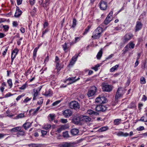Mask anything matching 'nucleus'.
<instances>
[{
  "mask_svg": "<svg viewBox=\"0 0 147 147\" xmlns=\"http://www.w3.org/2000/svg\"><path fill=\"white\" fill-rule=\"evenodd\" d=\"M103 31V29L101 27H98L94 31L91 37L94 40L98 39L101 36Z\"/></svg>",
  "mask_w": 147,
  "mask_h": 147,
  "instance_id": "nucleus-1",
  "label": "nucleus"
},
{
  "mask_svg": "<svg viewBox=\"0 0 147 147\" xmlns=\"http://www.w3.org/2000/svg\"><path fill=\"white\" fill-rule=\"evenodd\" d=\"M70 108L76 110H78L80 108V105L76 101H72L69 104Z\"/></svg>",
  "mask_w": 147,
  "mask_h": 147,
  "instance_id": "nucleus-2",
  "label": "nucleus"
},
{
  "mask_svg": "<svg viewBox=\"0 0 147 147\" xmlns=\"http://www.w3.org/2000/svg\"><path fill=\"white\" fill-rule=\"evenodd\" d=\"M125 92V90L123 88H119L116 94L115 98L117 99L121 97Z\"/></svg>",
  "mask_w": 147,
  "mask_h": 147,
  "instance_id": "nucleus-3",
  "label": "nucleus"
},
{
  "mask_svg": "<svg viewBox=\"0 0 147 147\" xmlns=\"http://www.w3.org/2000/svg\"><path fill=\"white\" fill-rule=\"evenodd\" d=\"M82 121V117L81 115L75 116L72 119L71 122L76 125H78Z\"/></svg>",
  "mask_w": 147,
  "mask_h": 147,
  "instance_id": "nucleus-4",
  "label": "nucleus"
},
{
  "mask_svg": "<svg viewBox=\"0 0 147 147\" xmlns=\"http://www.w3.org/2000/svg\"><path fill=\"white\" fill-rule=\"evenodd\" d=\"M112 86L106 83L102 84V89L103 91L110 92L112 90Z\"/></svg>",
  "mask_w": 147,
  "mask_h": 147,
  "instance_id": "nucleus-5",
  "label": "nucleus"
},
{
  "mask_svg": "<svg viewBox=\"0 0 147 147\" xmlns=\"http://www.w3.org/2000/svg\"><path fill=\"white\" fill-rule=\"evenodd\" d=\"M107 101L106 98L103 96H100L96 98L95 100L96 102L100 104L105 103Z\"/></svg>",
  "mask_w": 147,
  "mask_h": 147,
  "instance_id": "nucleus-6",
  "label": "nucleus"
},
{
  "mask_svg": "<svg viewBox=\"0 0 147 147\" xmlns=\"http://www.w3.org/2000/svg\"><path fill=\"white\" fill-rule=\"evenodd\" d=\"M96 90V88L94 86H92L89 89L87 95L88 97L93 96Z\"/></svg>",
  "mask_w": 147,
  "mask_h": 147,
  "instance_id": "nucleus-7",
  "label": "nucleus"
},
{
  "mask_svg": "<svg viewBox=\"0 0 147 147\" xmlns=\"http://www.w3.org/2000/svg\"><path fill=\"white\" fill-rule=\"evenodd\" d=\"M59 147H74V144L71 142H64L58 145Z\"/></svg>",
  "mask_w": 147,
  "mask_h": 147,
  "instance_id": "nucleus-8",
  "label": "nucleus"
},
{
  "mask_svg": "<svg viewBox=\"0 0 147 147\" xmlns=\"http://www.w3.org/2000/svg\"><path fill=\"white\" fill-rule=\"evenodd\" d=\"M112 14L113 11H111L109 14L104 21V24L105 25H107L112 20L111 16L112 15Z\"/></svg>",
  "mask_w": 147,
  "mask_h": 147,
  "instance_id": "nucleus-9",
  "label": "nucleus"
},
{
  "mask_svg": "<svg viewBox=\"0 0 147 147\" xmlns=\"http://www.w3.org/2000/svg\"><path fill=\"white\" fill-rule=\"evenodd\" d=\"M107 109V107L103 105H97L96 107V110L98 112H104Z\"/></svg>",
  "mask_w": 147,
  "mask_h": 147,
  "instance_id": "nucleus-10",
  "label": "nucleus"
},
{
  "mask_svg": "<svg viewBox=\"0 0 147 147\" xmlns=\"http://www.w3.org/2000/svg\"><path fill=\"white\" fill-rule=\"evenodd\" d=\"M72 111L70 109H66L63 111V114L66 118H68L71 116Z\"/></svg>",
  "mask_w": 147,
  "mask_h": 147,
  "instance_id": "nucleus-11",
  "label": "nucleus"
},
{
  "mask_svg": "<svg viewBox=\"0 0 147 147\" xmlns=\"http://www.w3.org/2000/svg\"><path fill=\"white\" fill-rule=\"evenodd\" d=\"M19 51L17 48H15L12 51L11 55V63L13 62L14 59L15 58Z\"/></svg>",
  "mask_w": 147,
  "mask_h": 147,
  "instance_id": "nucleus-12",
  "label": "nucleus"
},
{
  "mask_svg": "<svg viewBox=\"0 0 147 147\" xmlns=\"http://www.w3.org/2000/svg\"><path fill=\"white\" fill-rule=\"evenodd\" d=\"M133 37V35L130 33L126 34L124 37L123 42H127Z\"/></svg>",
  "mask_w": 147,
  "mask_h": 147,
  "instance_id": "nucleus-13",
  "label": "nucleus"
},
{
  "mask_svg": "<svg viewBox=\"0 0 147 147\" xmlns=\"http://www.w3.org/2000/svg\"><path fill=\"white\" fill-rule=\"evenodd\" d=\"M100 7L101 9L105 10L107 7V3L105 1H102L100 3Z\"/></svg>",
  "mask_w": 147,
  "mask_h": 147,
  "instance_id": "nucleus-14",
  "label": "nucleus"
},
{
  "mask_svg": "<svg viewBox=\"0 0 147 147\" xmlns=\"http://www.w3.org/2000/svg\"><path fill=\"white\" fill-rule=\"evenodd\" d=\"M142 24L141 22L137 21L135 27V31L137 32L140 30L142 28Z\"/></svg>",
  "mask_w": 147,
  "mask_h": 147,
  "instance_id": "nucleus-15",
  "label": "nucleus"
},
{
  "mask_svg": "<svg viewBox=\"0 0 147 147\" xmlns=\"http://www.w3.org/2000/svg\"><path fill=\"white\" fill-rule=\"evenodd\" d=\"M81 117L82 121L83 122H88L91 120V118L87 116L81 115Z\"/></svg>",
  "mask_w": 147,
  "mask_h": 147,
  "instance_id": "nucleus-16",
  "label": "nucleus"
},
{
  "mask_svg": "<svg viewBox=\"0 0 147 147\" xmlns=\"http://www.w3.org/2000/svg\"><path fill=\"white\" fill-rule=\"evenodd\" d=\"M70 133L73 136L77 135L79 133V130L76 128H73L71 129L70 130Z\"/></svg>",
  "mask_w": 147,
  "mask_h": 147,
  "instance_id": "nucleus-17",
  "label": "nucleus"
},
{
  "mask_svg": "<svg viewBox=\"0 0 147 147\" xmlns=\"http://www.w3.org/2000/svg\"><path fill=\"white\" fill-rule=\"evenodd\" d=\"M22 129L21 127H16L14 128H13L10 129V131L11 133L13 132H18V131H20Z\"/></svg>",
  "mask_w": 147,
  "mask_h": 147,
  "instance_id": "nucleus-18",
  "label": "nucleus"
},
{
  "mask_svg": "<svg viewBox=\"0 0 147 147\" xmlns=\"http://www.w3.org/2000/svg\"><path fill=\"white\" fill-rule=\"evenodd\" d=\"M32 123L30 122H26L23 125V127L26 129L27 130L31 126Z\"/></svg>",
  "mask_w": 147,
  "mask_h": 147,
  "instance_id": "nucleus-19",
  "label": "nucleus"
},
{
  "mask_svg": "<svg viewBox=\"0 0 147 147\" xmlns=\"http://www.w3.org/2000/svg\"><path fill=\"white\" fill-rule=\"evenodd\" d=\"M87 113L88 114L92 116L94 115H98V113L94 111L91 110H88L87 111Z\"/></svg>",
  "mask_w": 147,
  "mask_h": 147,
  "instance_id": "nucleus-20",
  "label": "nucleus"
},
{
  "mask_svg": "<svg viewBox=\"0 0 147 147\" xmlns=\"http://www.w3.org/2000/svg\"><path fill=\"white\" fill-rule=\"evenodd\" d=\"M52 92L50 89H49L48 91H47L43 95L46 96H51L52 95Z\"/></svg>",
  "mask_w": 147,
  "mask_h": 147,
  "instance_id": "nucleus-21",
  "label": "nucleus"
},
{
  "mask_svg": "<svg viewBox=\"0 0 147 147\" xmlns=\"http://www.w3.org/2000/svg\"><path fill=\"white\" fill-rule=\"evenodd\" d=\"M25 131L21 129L18 131L16 134L17 136L18 137L20 136H23L25 135Z\"/></svg>",
  "mask_w": 147,
  "mask_h": 147,
  "instance_id": "nucleus-22",
  "label": "nucleus"
},
{
  "mask_svg": "<svg viewBox=\"0 0 147 147\" xmlns=\"http://www.w3.org/2000/svg\"><path fill=\"white\" fill-rule=\"evenodd\" d=\"M129 134L127 133H124L122 131H119L117 134V135L119 136H123L126 137L129 136Z\"/></svg>",
  "mask_w": 147,
  "mask_h": 147,
  "instance_id": "nucleus-23",
  "label": "nucleus"
},
{
  "mask_svg": "<svg viewBox=\"0 0 147 147\" xmlns=\"http://www.w3.org/2000/svg\"><path fill=\"white\" fill-rule=\"evenodd\" d=\"M76 77H74L69 78L66 81H70L69 84H72L76 82L75 79Z\"/></svg>",
  "mask_w": 147,
  "mask_h": 147,
  "instance_id": "nucleus-24",
  "label": "nucleus"
},
{
  "mask_svg": "<svg viewBox=\"0 0 147 147\" xmlns=\"http://www.w3.org/2000/svg\"><path fill=\"white\" fill-rule=\"evenodd\" d=\"M102 49H101L98 53L96 55L97 58L98 59H100L102 56Z\"/></svg>",
  "mask_w": 147,
  "mask_h": 147,
  "instance_id": "nucleus-25",
  "label": "nucleus"
},
{
  "mask_svg": "<svg viewBox=\"0 0 147 147\" xmlns=\"http://www.w3.org/2000/svg\"><path fill=\"white\" fill-rule=\"evenodd\" d=\"M108 129V127L107 126L103 127L99 129L97 131L99 132H102V131H106Z\"/></svg>",
  "mask_w": 147,
  "mask_h": 147,
  "instance_id": "nucleus-26",
  "label": "nucleus"
},
{
  "mask_svg": "<svg viewBox=\"0 0 147 147\" xmlns=\"http://www.w3.org/2000/svg\"><path fill=\"white\" fill-rule=\"evenodd\" d=\"M34 93L33 94L34 97L33 98V100H34L36 99V97L38 95L39 92H38L37 90H36L35 89H34Z\"/></svg>",
  "mask_w": 147,
  "mask_h": 147,
  "instance_id": "nucleus-27",
  "label": "nucleus"
},
{
  "mask_svg": "<svg viewBox=\"0 0 147 147\" xmlns=\"http://www.w3.org/2000/svg\"><path fill=\"white\" fill-rule=\"evenodd\" d=\"M68 43L65 42L64 44L62 45L64 51H65L66 50L69 48V47L68 45Z\"/></svg>",
  "mask_w": 147,
  "mask_h": 147,
  "instance_id": "nucleus-28",
  "label": "nucleus"
},
{
  "mask_svg": "<svg viewBox=\"0 0 147 147\" xmlns=\"http://www.w3.org/2000/svg\"><path fill=\"white\" fill-rule=\"evenodd\" d=\"M63 136L64 138H68L69 137V135L68 131H65L63 133Z\"/></svg>",
  "mask_w": 147,
  "mask_h": 147,
  "instance_id": "nucleus-29",
  "label": "nucleus"
},
{
  "mask_svg": "<svg viewBox=\"0 0 147 147\" xmlns=\"http://www.w3.org/2000/svg\"><path fill=\"white\" fill-rule=\"evenodd\" d=\"M66 128V127L65 125H62L57 130V132L58 133H60L61 131L65 129Z\"/></svg>",
  "mask_w": 147,
  "mask_h": 147,
  "instance_id": "nucleus-30",
  "label": "nucleus"
},
{
  "mask_svg": "<svg viewBox=\"0 0 147 147\" xmlns=\"http://www.w3.org/2000/svg\"><path fill=\"white\" fill-rule=\"evenodd\" d=\"M119 66V65H116L115 66L113 67L110 69V71L111 72H113L115 70L117 69Z\"/></svg>",
  "mask_w": 147,
  "mask_h": 147,
  "instance_id": "nucleus-31",
  "label": "nucleus"
},
{
  "mask_svg": "<svg viewBox=\"0 0 147 147\" xmlns=\"http://www.w3.org/2000/svg\"><path fill=\"white\" fill-rule=\"evenodd\" d=\"M19 12H18L16 11V13L14 15V16L16 17H18L20 16L22 12L21 10L19 11Z\"/></svg>",
  "mask_w": 147,
  "mask_h": 147,
  "instance_id": "nucleus-32",
  "label": "nucleus"
},
{
  "mask_svg": "<svg viewBox=\"0 0 147 147\" xmlns=\"http://www.w3.org/2000/svg\"><path fill=\"white\" fill-rule=\"evenodd\" d=\"M51 125L50 124H47L45 125L44 126V129L46 130H49L51 128Z\"/></svg>",
  "mask_w": 147,
  "mask_h": 147,
  "instance_id": "nucleus-33",
  "label": "nucleus"
},
{
  "mask_svg": "<svg viewBox=\"0 0 147 147\" xmlns=\"http://www.w3.org/2000/svg\"><path fill=\"white\" fill-rule=\"evenodd\" d=\"M127 45H128V47L130 49H134L135 46V44L132 42H130Z\"/></svg>",
  "mask_w": 147,
  "mask_h": 147,
  "instance_id": "nucleus-34",
  "label": "nucleus"
},
{
  "mask_svg": "<svg viewBox=\"0 0 147 147\" xmlns=\"http://www.w3.org/2000/svg\"><path fill=\"white\" fill-rule=\"evenodd\" d=\"M90 26H88L85 29L84 31L82 34L83 35H84L86 34L88 32L89 30L90 29Z\"/></svg>",
  "mask_w": 147,
  "mask_h": 147,
  "instance_id": "nucleus-35",
  "label": "nucleus"
},
{
  "mask_svg": "<svg viewBox=\"0 0 147 147\" xmlns=\"http://www.w3.org/2000/svg\"><path fill=\"white\" fill-rule=\"evenodd\" d=\"M49 116L51 119V121H52L54 120L55 118V116L54 114H50Z\"/></svg>",
  "mask_w": 147,
  "mask_h": 147,
  "instance_id": "nucleus-36",
  "label": "nucleus"
},
{
  "mask_svg": "<svg viewBox=\"0 0 147 147\" xmlns=\"http://www.w3.org/2000/svg\"><path fill=\"white\" fill-rule=\"evenodd\" d=\"M24 117V114L23 113H22L18 114L16 117V119H19L22 118Z\"/></svg>",
  "mask_w": 147,
  "mask_h": 147,
  "instance_id": "nucleus-37",
  "label": "nucleus"
},
{
  "mask_svg": "<svg viewBox=\"0 0 147 147\" xmlns=\"http://www.w3.org/2000/svg\"><path fill=\"white\" fill-rule=\"evenodd\" d=\"M77 21L75 18H74L73 20V24L71 26V27L74 28L76 25Z\"/></svg>",
  "mask_w": 147,
  "mask_h": 147,
  "instance_id": "nucleus-38",
  "label": "nucleus"
},
{
  "mask_svg": "<svg viewBox=\"0 0 147 147\" xmlns=\"http://www.w3.org/2000/svg\"><path fill=\"white\" fill-rule=\"evenodd\" d=\"M121 119H117L114 120V124L115 125H117L119 123V121H121Z\"/></svg>",
  "mask_w": 147,
  "mask_h": 147,
  "instance_id": "nucleus-39",
  "label": "nucleus"
},
{
  "mask_svg": "<svg viewBox=\"0 0 147 147\" xmlns=\"http://www.w3.org/2000/svg\"><path fill=\"white\" fill-rule=\"evenodd\" d=\"M49 1L50 0H45V3L43 4V7H46L47 6H48L49 4Z\"/></svg>",
  "mask_w": 147,
  "mask_h": 147,
  "instance_id": "nucleus-40",
  "label": "nucleus"
},
{
  "mask_svg": "<svg viewBox=\"0 0 147 147\" xmlns=\"http://www.w3.org/2000/svg\"><path fill=\"white\" fill-rule=\"evenodd\" d=\"M39 48V47H36V48H35L34 50L33 53V57H35L36 54V52L37 51L38 49Z\"/></svg>",
  "mask_w": 147,
  "mask_h": 147,
  "instance_id": "nucleus-41",
  "label": "nucleus"
},
{
  "mask_svg": "<svg viewBox=\"0 0 147 147\" xmlns=\"http://www.w3.org/2000/svg\"><path fill=\"white\" fill-rule=\"evenodd\" d=\"M140 82L141 84H144L146 83V80L144 77H142L140 80Z\"/></svg>",
  "mask_w": 147,
  "mask_h": 147,
  "instance_id": "nucleus-42",
  "label": "nucleus"
},
{
  "mask_svg": "<svg viewBox=\"0 0 147 147\" xmlns=\"http://www.w3.org/2000/svg\"><path fill=\"white\" fill-rule=\"evenodd\" d=\"M78 56V54H76L74 56H73L72 57V58L71 59V60H74V61H76Z\"/></svg>",
  "mask_w": 147,
  "mask_h": 147,
  "instance_id": "nucleus-43",
  "label": "nucleus"
},
{
  "mask_svg": "<svg viewBox=\"0 0 147 147\" xmlns=\"http://www.w3.org/2000/svg\"><path fill=\"white\" fill-rule=\"evenodd\" d=\"M100 67L99 64H97L95 65L94 67L92 68V69H94L95 71H96L98 70V68Z\"/></svg>",
  "mask_w": 147,
  "mask_h": 147,
  "instance_id": "nucleus-44",
  "label": "nucleus"
},
{
  "mask_svg": "<svg viewBox=\"0 0 147 147\" xmlns=\"http://www.w3.org/2000/svg\"><path fill=\"white\" fill-rule=\"evenodd\" d=\"M3 28H4L5 31H7L9 27L7 25H3Z\"/></svg>",
  "mask_w": 147,
  "mask_h": 147,
  "instance_id": "nucleus-45",
  "label": "nucleus"
},
{
  "mask_svg": "<svg viewBox=\"0 0 147 147\" xmlns=\"http://www.w3.org/2000/svg\"><path fill=\"white\" fill-rule=\"evenodd\" d=\"M7 83L9 84V85L10 87V88H11L12 86L11 80L10 79L8 80H7Z\"/></svg>",
  "mask_w": 147,
  "mask_h": 147,
  "instance_id": "nucleus-46",
  "label": "nucleus"
},
{
  "mask_svg": "<svg viewBox=\"0 0 147 147\" xmlns=\"http://www.w3.org/2000/svg\"><path fill=\"white\" fill-rule=\"evenodd\" d=\"M144 127L141 126L137 128L136 129L138 131H142L144 129Z\"/></svg>",
  "mask_w": 147,
  "mask_h": 147,
  "instance_id": "nucleus-47",
  "label": "nucleus"
},
{
  "mask_svg": "<svg viewBox=\"0 0 147 147\" xmlns=\"http://www.w3.org/2000/svg\"><path fill=\"white\" fill-rule=\"evenodd\" d=\"M26 84H23L21 87L19 88V89L21 90H24L26 88Z\"/></svg>",
  "mask_w": 147,
  "mask_h": 147,
  "instance_id": "nucleus-48",
  "label": "nucleus"
},
{
  "mask_svg": "<svg viewBox=\"0 0 147 147\" xmlns=\"http://www.w3.org/2000/svg\"><path fill=\"white\" fill-rule=\"evenodd\" d=\"M41 132L42 133V136H45L46 135L47 133V131L43 130H41Z\"/></svg>",
  "mask_w": 147,
  "mask_h": 147,
  "instance_id": "nucleus-49",
  "label": "nucleus"
},
{
  "mask_svg": "<svg viewBox=\"0 0 147 147\" xmlns=\"http://www.w3.org/2000/svg\"><path fill=\"white\" fill-rule=\"evenodd\" d=\"M135 107V104L134 103H131L130 104V105L129 107L130 108H131V109H132V108H134Z\"/></svg>",
  "mask_w": 147,
  "mask_h": 147,
  "instance_id": "nucleus-50",
  "label": "nucleus"
},
{
  "mask_svg": "<svg viewBox=\"0 0 147 147\" xmlns=\"http://www.w3.org/2000/svg\"><path fill=\"white\" fill-rule=\"evenodd\" d=\"M61 122L63 123H66L67 122V119H62L61 120Z\"/></svg>",
  "mask_w": 147,
  "mask_h": 147,
  "instance_id": "nucleus-51",
  "label": "nucleus"
},
{
  "mask_svg": "<svg viewBox=\"0 0 147 147\" xmlns=\"http://www.w3.org/2000/svg\"><path fill=\"white\" fill-rule=\"evenodd\" d=\"M60 102V100H57L54 102H53L52 104L53 106H54L58 104Z\"/></svg>",
  "mask_w": 147,
  "mask_h": 147,
  "instance_id": "nucleus-52",
  "label": "nucleus"
},
{
  "mask_svg": "<svg viewBox=\"0 0 147 147\" xmlns=\"http://www.w3.org/2000/svg\"><path fill=\"white\" fill-rule=\"evenodd\" d=\"M24 96V94H22L21 95H20L19 96L17 97V98H16V100H17V101L18 100H19L20 99V98Z\"/></svg>",
  "mask_w": 147,
  "mask_h": 147,
  "instance_id": "nucleus-53",
  "label": "nucleus"
},
{
  "mask_svg": "<svg viewBox=\"0 0 147 147\" xmlns=\"http://www.w3.org/2000/svg\"><path fill=\"white\" fill-rule=\"evenodd\" d=\"M31 99V98H28V97L26 98L24 101V102H27L29 101Z\"/></svg>",
  "mask_w": 147,
  "mask_h": 147,
  "instance_id": "nucleus-54",
  "label": "nucleus"
},
{
  "mask_svg": "<svg viewBox=\"0 0 147 147\" xmlns=\"http://www.w3.org/2000/svg\"><path fill=\"white\" fill-rule=\"evenodd\" d=\"M12 24L13 26L14 27H16L18 25L17 22L15 21H14L13 22Z\"/></svg>",
  "mask_w": 147,
  "mask_h": 147,
  "instance_id": "nucleus-55",
  "label": "nucleus"
},
{
  "mask_svg": "<svg viewBox=\"0 0 147 147\" xmlns=\"http://www.w3.org/2000/svg\"><path fill=\"white\" fill-rule=\"evenodd\" d=\"M32 111H34V112H33V114H35L38 111V110H37L36 109L35 110H34V109H31L30 110V112H31Z\"/></svg>",
  "mask_w": 147,
  "mask_h": 147,
  "instance_id": "nucleus-56",
  "label": "nucleus"
},
{
  "mask_svg": "<svg viewBox=\"0 0 147 147\" xmlns=\"http://www.w3.org/2000/svg\"><path fill=\"white\" fill-rule=\"evenodd\" d=\"M76 61H74V60H71L69 65H73L75 63Z\"/></svg>",
  "mask_w": 147,
  "mask_h": 147,
  "instance_id": "nucleus-57",
  "label": "nucleus"
},
{
  "mask_svg": "<svg viewBox=\"0 0 147 147\" xmlns=\"http://www.w3.org/2000/svg\"><path fill=\"white\" fill-rule=\"evenodd\" d=\"M80 38L79 37H76L75 38V41L73 43H75L76 42L80 40Z\"/></svg>",
  "mask_w": 147,
  "mask_h": 147,
  "instance_id": "nucleus-58",
  "label": "nucleus"
},
{
  "mask_svg": "<svg viewBox=\"0 0 147 147\" xmlns=\"http://www.w3.org/2000/svg\"><path fill=\"white\" fill-rule=\"evenodd\" d=\"M143 117H141V119H138V121H143V122H147V119H143Z\"/></svg>",
  "mask_w": 147,
  "mask_h": 147,
  "instance_id": "nucleus-59",
  "label": "nucleus"
},
{
  "mask_svg": "<svg viewBox=\"0 0 147 147\" xmlns=\"http://www.w3.org/2000/svg\"><path fill=\"white\" fill-rule=\"evenodd\" d=\"M147 100V97H146L145 95H143V97L142 98V100L145 101Z\"/></svg>",
  "mask_w": 147,
  "mask_h": 147,
  "instance_id": "nucleus-60",
  "label": "nucleus"
},
{
  "mask_svg": "<svg viewBox=\"0 0 147 147\" xmlns=\"http://www.w3.org/2000/svg\"><path fill=\"white\" fill-rule=\"evenodd\" d=\"M35 0H30V2L31 5H33L35 3Z\"/></svg>",
  "mask_w": 147,
  "mask_h": 147,
  "instance_id": "nucleus-61",
  "label": "nucleus"
},
{
  "mask_svg": "<svg viewBox=\"0 0 147 147\" xmlns=\"http://www.w3.org/2000/svg\"><path fill=\"white\" fill-rule=\"evenodd\" d=\"M143 105L142 103H139L138 104V108L140 110L141 109V107L143 106Z\"/></svg>",
  "mask_w": 147,
  "mask_h": 147,
  "instance_id": "nucleus-62",
  "label": "nucleus"
},
{
  "mask_svg": "<svg viewBox=\"0 0 147 147\" xmlns=\"http://www.w3.org/2000/svg\"><path fill=\"white\" fill-rule=\"evenodd\" d=\"M12 95L13 94H11L9 93L6 94L5 95V97H8L12 96Z\"/></svg>",
  "mask_w": 147,
  "mask_h": 147,
  "instance_id": "nucleus-63",
  "label": "nucleus"
},
{
  "mask_svg": "<svg viewBox=\"0 0 147 147\" xmlns=\"http://www.w3.org/2000/svg\"><path fill=\"white\" fill-rule=\"evenodd\" d=\"M20 30L22 33H24L25 32V29L23 27H22L20 29Z\"/></svg>",
  "mask_w": 147,
  "mask_h": 147,
  "instance_id": "nucleus-64",
  "label": "nucleus"
}]
</instances>
